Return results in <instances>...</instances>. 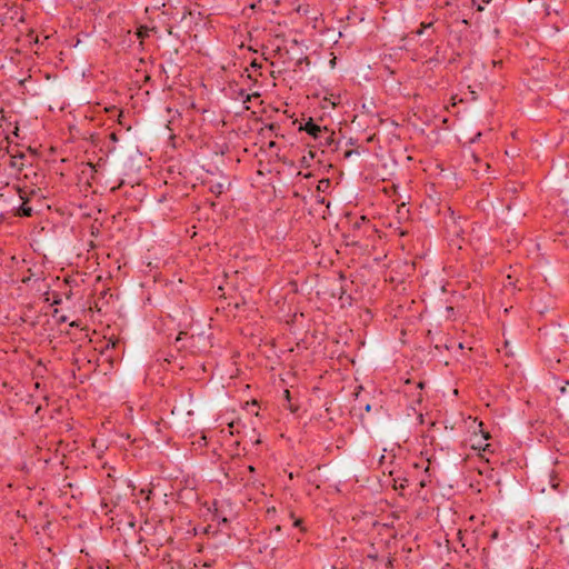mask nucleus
Listing matches in <instances>:
<instances>
[{"instance_id": "1", "label": "nucleus", "mask_w": 569, "mask_h": 569, "mask_svg": "<svg viewBox=\"0 0 569 569\" xmlns=\"http://www.w3.org/2000/svg\"><path fill=\"white\" fill-rule=\"evenodd\" d=\"M300 131L307 132L319 147L330 148L336 143L335 131L328 127H321L315 122L312 118H309L303 124L299 126Z\"/></svg>"}, {"instance_id": "2", "label": "nucleus", "mask_w": 569, "mask_h": 569, "mask_svg": "<svg viewBox=\"0 0 569 569\" xmlns=\"http://www.w3.org/2000/svg\"><path fill=\"white\" fill-rule=\"evenodd\" d=\"M20 187L4 186L0 189V219H6L7 216L12 214L16 208V198L19 196Z\"/></svg>"}, {"instance_id": "3", "label": "nucleus", "mask_w": 569, "mask_h": 569, "mask_svg": "<svg viewBox=\"0 0 569 569\" xmlns=\"http://www.w3.org/2000/svg\"><path fill=\"white\" fill-rule=\"evenodd\" d=\"M30 194H34V190L30 191ZM30 197L29 193L20 188L19 196L16 198V208L12 210L13 217H31L33 214L32 207L29 206Z\"/></svg>"}, {"instance_id": "4", "label": "nucleus", "mask_w": 569, "mask_h": 569, "mask_svg": "<svg viewBox=\"0 0 569 569\" xmlns=\"http://www.w3.org/2000/svg\"><path fill=\"white\" fill-rule=\"evenodd\" d=\"M26 156L22 152H18L17 154L10 156L9 166L18 171H21L24 167V160Z\"/></svg>"}, {"instance_id": "5", "label": "nucleus", "mask_w": 569, "mask_h": 569, "mask_svg": "<svg viewBox=\"0 0 569 569\" xmlns=\"http://www.w3.org/2000/svg\"><path fill=\"white\" fill-rule=\"evenodd\" d=\"M153 29L148 28L147 26H140L136 32L138 39L143 40L144 38H148L150 34V31Z\"/></svg>"}, {"instance_id": "6", "label": "nucleus", "mask_w": 569, "mask_h": 569, "mask_svg": "<svg viewBox=\"0 0 569 569\" xmlns=\"http://www.w3.org/2000/svg\"><path fill=\"white\" fill-rule=\"evenodd\" d=\"M395 489H405L408 486L406 478H392Z\"/></svg>"}, {"instance_id": "7", "label": "nucleus", "mask_w": 569, "mask_h": 569, "mask_svg": "<svg viewBox=\"0 0 569 569\" xmlns=\"http://www.w3.org/2000/svg\"><path fill=\"white\" fill-rule=\"evenodd\" d=\"M213 520L218 522V525H227L229 522L228 518L222 516L218 510L213 513Z\"/></svg>"}, {"instance_id": "8", "label": "nucleus", "mask_w": 569, "mask_h": 569, "mask_svg": "<svg viewBox=\"0 0 569 569\" xmlns=\"http://www.w3.org/2000/svg\"><path fill=\"white\" fill-rule=\"evenodd\" d=\"M329 187H330V180L329 179H321L318 182L317 190L320 191V192H326Z\"/></svg>"}, {"instance_id": "9", "label": "nucleus", "mask_w": 569, "mask_h": 569, "mask_svg": "<svg viewBox=\"0 0 569 569\" xmlns=\"http://www.w3.org/2000/svg\"><path fill=\"white\" fill-rule=\"evenodd\" d=\"M210 192H212L216 196H220L223 192V184L222 183L211 184Z\"/></svg>"}, {"instance_id": "10", "label": "nucleus", "mask_w": 569, "mask_h": 569, "mask_svg": "<svg viewBox=\"0 0 569 569\" xmlns=\"http://www.w3.org/2000/svg\"><path fill=\"white\" fill-rule=\"evenodd\" d=\"M431 27H432V22H429V23L422 22L421 23V28L417 31V34H422L425 29H428V28H431Z\"/></svg>"}, {"instance_id": "11", "label": "nucleus", "mask_w": 569, "mask_h": 569, "mask_svg": "<svg viewBox=\"0 0 569 569\" xmlns=\"http://www.w3.org/2000/svg\"><path fill=\"white\" fill-rule=\"evenodd\" d=\"M259 98V93H253V94H246V98L243 99V103H248L250 102L251 98Z\"/></svg>"}, {"instance_id": "12", "label": "nucleus", "mask_w": 569, "mask_h": 569, "mask_svg": "<svg viewBox=\"0 0 569 569\" xmlns=\"http://www.w3.org/2000/svg\"><path fill=\"white\" fill-rule=\"evenodd\" d=\"M246 94H248V93L246 92L244 89H240L238 91V97L241 98L242 100L246 98Z\"/></svg>"}, {"instance_id": "13", "label": "nucleus", "mask_w": 569, "mask_h": 569, "mask_svg": "<svg viewBox=\"0 0 569 569\" xmlns=\"http://www.w3.org/2000/svg\"><path fill=\"white\" fill-rule=\"evenodd\" d=\"M109 138H110V140H111V141H113V142H117V141H118V136H117V133H116V132H111V133L109 134Z\"/></svg>"}, {"instance_id": "14", "label": "nucleus", "mask_w": 569, "mask_h": 569, "mask_svg": "<svg viewBox=\"0 0 569 569\" xmlns=\"http://www.w3.org/2000/svg\"><path fill=\"white\" fill-rule=\"evenodd\" d=\"M365 410H366V412H370L371 411V405L370 403H366L365 405Z\"/></svg>"}, {"instance_id": "15", "label": "nucleus", "mask_w": 569, "mask_h": 569, "mask_svg": "<svg viewBox=\"0 0 569 569\" xmlns=\"http://www.w3.org/2000/svg\"><path fill=\"white\" fill-rule=\"evenodd\" d=\"M293 526H295V527H300V526H301V520H300V519H297V520L293 522Z\"/></svg>"}, {"instance_id": "16", "label": "nucleus", "mask_w": 569, "mask_h": 569, "mask_svg": "<svg viewBox=\"0 0 569 569\" xmlns=\"http://www.w3.org/2000/svg\"><path fill=\"white\" fill-rule=\"evenodd\" d=\"M251 67L252 68H260L261 64L257 63L256 61H252Z\"/></svg>"}, {"instance_id": "17", "label": "nucleus", "mask_w": 569, "mask_h": 569, "mask_svg": "<svg viewBox=\"0 0 569 569\" xmlns=\"http://www.w3.org/2000/svg\"><path fill=\"white\" fill-rule=\"evenodd\" d=\"M276 128V126L273 123L269 124L267 130L268 131H273V129Z\"/></svg>"}, {"instance_id": "18", "label": "nucleus", "mask_w": 569, "mask_h": 569, "mask_svg": "<svg viewBox=\"0 0 569 569\" xmlns=\"http://www.w3.org/2000/svg\"><path fill=\"white\" fill-rule=\"evenodd\" d=\"M182 335H186L184 332H179L178 337H177V341H180L182 339Z\"/></svg>"}, {"instance_id": "19", "label": "nucleus", "mask_w": 569, "mask_h": 569, "mask_svg": "<svg viewBox=\"0 0 569 569\" xmlns=\"http://www.w3.org/2000/svg\"><path fill=\"white\" fill-rule=\"evenodd\" d=\"M18 131H19V128H18V126L16 124L14 130H13V134H14L16 137H18Z\"/></svg>"}, {"instance_id": "20", "label": "nucleus", "mask_w": 569, "mask_h": 569, "mask_svg": "<svg viewBox=\"0 0 569 569\" xmlns=\"http://www.w3.org/2000/svg\"><path fill=\"white\" fill-rule=\"evenodd\" d=\"M248 469L250 472H254V470H256L253 466H249Z\"/></svg>"}, {"instance_id": "21", "label": "nucleus", "mask_w": 569, "mask_h": 569, "mask_svg": "<svg viewBox=\"0 0 569 569\" xmlns=\"http://www.w3.org/2000/svg\"><path fill=\"white\" fill-rule=\"evenodd\" d=\"M274 146H276V143H274L273 141H270V142H269V148H272V147H274Z\"/></svg>"}, {"instance_id": "22", "label": "nucleus", "mask_w": 569, "mask_h": 569, "mask_svg": "<svg viewBox=\"0 0 569 569\" xmlns=\"http://www.w3.org/2000/svg\"><path fill=\"white\" fill-rule=\"evenodd\" d=\"M560 392H561V393H565V392H566V387H565V386L560 388Z\"/></svg>"}, {"instance_id": "23", "label": "nucleus", "mask_w": 569, "mask_h": 569, "mask_svg": "<svg viewBox=\"0 0 569 569\" xmlns=\"http://www.w3.org/2000/svg\"><path fill=\"white\" fill-rule=\"evenodd\" d=\"M478 11H482L483 10V7L482 6H478Z\"/></svg>"}, {"instance_id": "24", "label": "nucleus", "mask_w": 569, "mask_h": 569, "mask_svg": "<svg viewBox=\"0 0 569 569\" xmlns=\"http://www.w3.org/2000/svg\"><path fill=\"white\" fill-rule=\"evenodd\" d=\"M489 446H490L489 443H486V446L483 447V450H487V448H488Z\"/></svg>"}, {"instance_id": "25", "label": "nucleus", "mask_w": 569, "mask_h": 569, "mask_svg": "<svg viewBox=\"0 0 569 569\" xmlns=\"http://www.w3.org/2000/svg\"><path fill=\"white\" fill-rule=\"evenodd\" d=\"M276 530H277V531H280V530H281V527H280V526H277V527H276Z\"/></svg>"}, {"instance_id": "26", "label": "nucleus", "mask_w": 569, "mask_h": 569, "mask_svg": "<svg viewBox=\"0 0 569 569\" xmlns=\"http://www.w3.org/2000/svg\"><path fill=\"white\" fill-rule=\"evenodd\" d=\"M60 321H62V322L66 321V317H61Z\"/></svg>"}, {"instance_id": "27", "label": "nucleus", "mask_w": 569, "mask_h": 569, "mask_svg": "<svg viewBox=\"0 0 569 569\" xmlns=\"http://www.w3.org/2000/svg\"><path fill=\"white\" fill-rule=\"evenodd\" d=\"M491 0H483L485 3H489Z\"/></svg>"}]
</instances>
